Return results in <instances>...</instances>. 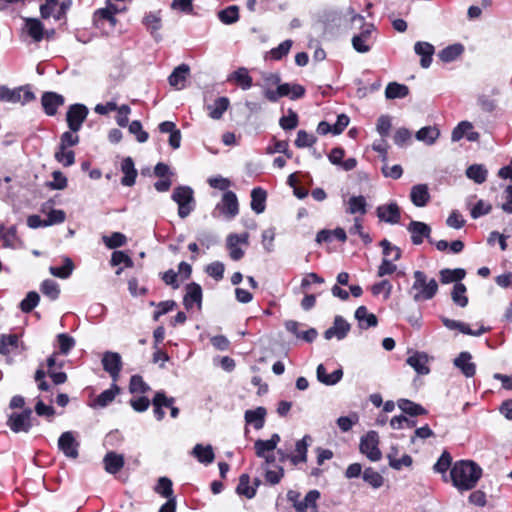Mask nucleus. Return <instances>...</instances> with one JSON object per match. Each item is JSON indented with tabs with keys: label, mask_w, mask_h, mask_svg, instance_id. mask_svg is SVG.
Segmentation results:
<instances>
[{
	"label": "nucleus",
	"mask_w": 512,
	"mask_h": 512,
	"mask_svg": "<svg viewBox=\"0 0 512 512\" xmlns=\"http://www.w3.org/2000/svg\"><path fill=\"white\" fill-rule=\"evenodd\" d=\"M482 476V469L475 462L461 460L456 462L450 470L452 484L459 491L473 489Z\"/></svg>",
	"instance_id": "nucleus-1"
},
{
	"label": "nucleus",
	"mask_w": 512,
	"mask_h": 512,
	"mask_svg": "<svg viewBox=\"0 0 512 512\" xmlns=\"http://www.w3.org/2000/svg\"><path fill=\"white\" fill-rule=\"evenodd\" d=\"M414 282L409 289V294L415 302L431 300L438 292V283L434 278L420 270L413 273Z\"/></svg>",
	"instance_id": "nucleus-2"
},
{
	"label": "nucleus",
	"mask_w": 512,
	"mask_h": 512,
	"mask_svg": "<svg viewBox=\"0 0 512 512\" xmlns=\"http://www.w3.org/2000/svg\"><path fill=\"white\" fill-rule=\"evenodd\" d=\"M35 99L34 93L28 87H17L11 89L7 86H0V100L17 104L25 105Z\"/></svg>",
	"instance_id": "nucleus-3"
},
{
	"label": "nucleus",
	"mask_w": 512,
	"mask_h": 512,
	"mask_svg": "<svg viewBox=\"0 0 512 512\" xmlns=\"http://www.w3.org/2000/svg\"><path fill=\"white\" fill-rule=\"evenodd\" d=\"M172 199L178 204V215L186 218L193 210V190L188 186H179L174 189Z\"/></svg>",
	"instance_id": "nucleus-4"
},
{
	"label": "nucleus",
	"mask_w": 512,
	"mask_h": 512,
	"mask_svg": "<svg viewBox=\"0 0 512 512\" xmlns=\"http://www.w3.org/2000/svg\"><path fill=\"white\" fill-rule=\"evenodd\" d=\"M32 410L25 408L22 412H13L8 416L7 426L14 433H28L32 428Z\"/></svg>",
	"instance_id": "nucleus-5"
},
{
	"label": "nucleus",
	"mask_w": 512,
	"mask_h": 512,
	"mask_svg": "<svg viewBox=\"0 0 512 512\" xmlns=\"http://www.w3.org/2000/svg\"><path fill=\"white\" fill-rule=\"evenodd\" d=\"M379 436L376 431H369L360 440V452L364 454L371 461H379L382 453L378 447Z\"/></svg>",
	"instance_id": "nucleus-6"
},
{
	"label": "nucleus",
	"mask_w": 512,
	"mask_h": 512,
	"mask_svg": "<svg viewBox=\"0 0 512 512\" xmlns=\"http://www.w3.org/2000/svg\"><path fill=\"white\" fill-rule=\"evenodd\" d=\"M88 115V109L83 104H73L69 107L66 120L72 132H78Z\"/></svg>",
	"instance_id": "nucleus-7"
},
{
	"label": "nucleus",
	"mask_w": 512,
	"mask_h": 512,
	"mask_svg": "<svg viewBox=\"0 0 512 512\" xmlns=\"http://www.w3.org/2000/svg\"><path fill=\"white\" fill-rule=\"evenodd\" d=\"M215 211H220L227 219H233L239 213V204L236 194L233 191H226L220 203L216 205Z\"/></svg>",
	"instance_id": "nucleus-8"
},
{
	"label": "nucleus",
	"mask_w": 512,
	"mask_h": 512,
	"mask_svg": "<svg viewBox=\"0 0 512 512\" xmlns=\"http://www.w3.org/2000/svg\"><path fill=\"white\" fill-rule=\"evenodd\" d=\"M102 365L104 370L109 373L114 382L119 378L122 369L121 356L117 352H105L102 358Z\"/></svg>",
	"instance_id": "nucleus-9"
},
{
	"label": "nucleus",
	"mask_w": 512,
	"mask_h": 512,
	"mask_svg": "<svg viewBox=\"0 0 512 512\" xmlns=\"http://www.w3.org/2000/svg\"><path fill=\"white\" fill-rule=\"evenodd\" d=\"M78 447L79 443L76 441L73 432L66 431L60 435L58 448L66 457L76 459L79 455Z\"/></svg>",
	"instance_id": "nucleus-10"
},
{
	"label": "nucleus",
	"mask_w": 512,
	"mask_h": 512,
	"mask_svg": "<svg viewBox=\"0 0 512 512\" xmlns=\"http://www.w3.org/2000/svg\"><path fill=\"white\" fill-rule=\"evenodd\" d=\"M376 214L380 221L392 225L399 223L401 218V210L396 202L378 206L376 209Z\"/></svg>",
	"instance_id": "nucleus-11"
},
{
	"label": "nucleus",
	"mask_w": 512,
	"mask_h": 512,
	"mask_svg": "<svg viewBox=\"0 0 512 512\" xmlns=\"http://www.w3.org/2000/svg\"><path fill=\"white\" fill-rule=\"evenodd\" d=\"M407 230L411 233V240L414 245H420L424 238L433 243V240L430 238L431 228L428 224L420 221H411L407 226Z\"/></svg>",
	"instance_id": "nucleus-12"
},
{
	"label": "nucleus",
	"mask_w": 512,
	"mask_h": 512,
	"mask_svg": "<svg viewBox=\"0 0 512 512\" xmlns=\"http://www.w3.org/2000/svg\"><path fill=\"white\" fill-rule=\"evenodd\" d=\"M349 330V323L346 320H344L341 316H336L334 319L333 326L325 331L324 337L327 340H330L333 337L337 338L338 340H342L346 337Z\"/></svg>",
	"instance_id": "nucleus-13"
},
{
	"label": "nucleus",
	"mask_w": 512,
	"mask_h": 512,
	"mask_svg": "<svg viewBox=\"0 0 512 512\" xmlns=\"http://www.w3.org/2000/svg\"><path fill=\"white\" fill-rule=\"evenodd\" d=\"M406 363L419 375H427L430 372V368L428 366L429 356L424 352L413 353L407 358Z\"/></svg>",
	"instance_id": "nucleus-14"
},
{
	"label": "nucleus",
	"mask_w": 512,
	"mask_h": 512,
	"mask_svg": "<svg viewBox=\"0 0 512 512\" xmlns=\"http://www.w3.org/2000/svg\"><path fill=\"white\" fill-rule=\"evenodd\" d=\"M45 113L49 116L56 114L59 106L64 104V97L55 92H45L41 98Z\"/></svg>",
	"instance_id": "nucleus-15"
},
{
	"label": "nucleus",
	"mask_w": 512,
	"mask_h": 512,
	"mask_svg": "<svg viewBox=\"0 0 512 512\" xmlns=\"http://www.w3.org/2000/svg\"><path fill=\"white\" fill-rule=\"evenodd\" d=\"M184 305L186 309H191L194 305L198 308L201 307L202 303V288L197 283H190L186 287V295L184 296Z\"/></svg>",
	"instance_id": "nucleus-16"
},
{
	"label": "nucleus",
	"mask_w": 512,
	"mask_h": 512,
	"mask_svg": "<svg viewBox=\"0 0 512 512\" xmlns=\"http://www.w3.org/2000/svg\"><path fill=\"white\" fill-rule=\"evenodd\" d=\"M311 443L312 437L310 435H305L301 440L296 442L295 454L290 456V461L293 465L305 463L307 461V451Z\"/></svg>",
	"instance_id": "nucleus-17"
},
{
	"label": "nucleus",
	"mask_w": 512,
	"mask_h": 512,
	"mask_svg": "<svg viewBox=\"0 0 512 512\" xmlns=\"http://www.w3.org/2000/svg\"><path fill=\"white\" fill-rule=\"evenodd\" d=\"M471 360L472 355L469 352H461L454 359V365L468 378L473 377L476 373V365Z\"/></svg>",
	"instance_id": "nucleus-18"
},
{
	"label": "nucleus",
	"mask_w": 512,
	"mask_h": 512,
	"mask_svg": "<svg viewBox=\"0 0 512 512\" xmlns=\"http://www.w3.org/2000/svg\"><path fill=\"white\" fill-rule=\"evenodd\" d=\"M414 51L417 55L421 56L420 65L422 68H429L432 63V56L435 48L428 42L419 41L414 45Z\"/></svg>",
	"instance_id": "nucleus-19"
},
{
	"label": "nucleus",
	"mask_w": 512,
	"mask_h": 512,
	"mask_svg": "<svg viewBox=\"0 0 512 512\" xmlns=\"http://www.w3.org/2000/svg\"><path fill=\"white\" fill-rule=\"evenodd\" d=\"M372 29L373 25H365V28L361 33L352 38V46L357 52L367 53L370 51L368 41L370 39Z\"/></svg>",
	"instance_id": "nucleus-20"
},
{
	"label": "nucleus",
	"mask_w": 512,
	"mask_h": 512,
	"mask_svg": "<svg viewBox=\"0 0 512 512\" xmlns=\"http://www.w3.org/2000/svg\"><path fill=\"white\" fill-rule=\"evenodd\" d=\"M411 202L416 207H424L430 200L429 189L426 184H417L411 188L410 192Z\"/></svg>",
	"instance_id": "nucleus-21"
},
{
	"label": "nucleus",
	"mask_w": 512,
	"mask_h": 512,
	"mask_svg": "<svg viewBox=\"0 0 512 512\" xmlns=\"http://www.w3.org/2000/svg\"><path fill=\"white\" fill-rule=\"evenodd\" d=\"M399 450L396 446H392L387 454L389 466L395 470H401L402 467H409L412 465V458L408 454H403L399 458Z\"/></svg>",
	"instance_id": "nucleus-22"
},
{
	"label": "nucleus",
	"mask_w": 512,
	"mask_h": 512,
	"mask_svg": "<svg viewBox=\"0 0 512 512\" xmlns=\"http://www.w3.org/2000/svg\"><path fill=\"white\" fill-rule=\"evenodd\" d=\"M105 471L109 474H116L124 466V457L114 451L106 453L103 458Z\"/></svg>",
	"instance_id": "nucleus-23"
},
{
	"label": "nucleus",
	"mask_w": 512,
	"mask_h": 512,
	"mask_svg": "<svg viewBox=\"0 0 512 512\" xmlns=\"http://www.w3.org/2000/svg\"><path fill=\"white\" fill-rule=\"evenodd\" d=\"M189 72L190 68L187 64L179 65L168 77L169 84L177 90L183 89Z\"/></svg>",
	"instance_id": "nucleus-24"
},
{
	"label": "nucleus",
	"mask_w": 512,
	"mask_h": 512,
	"mask_svg": "<svg viewBox=\"0 0 512 512\" xmlns=\"http://www.w3.org/2000/svg\"><path fill=\"white\" fill-rule=\"evenodd\" d=\"M121 171L124 176L121 179V184L124 186L131 187L135 184L137 177V170L134 166V161L131 157H126L121 163Z\"/></svg>",
	"instance_id": "nucleus-25"
},
{
	"label": "nucleus",
	"mask_w": 512,
	"mask_h": 512,
	"mask_svg": "<svg viewBox=\"0 0 512 512\" xmlns=\"http://www.w3.org/2000/svg\"><path fill=\"white\" fill-rule=\"evenodd\" d=\"M317 380L324 385L332 386L337 384L343 377L342 369H337L331 374L326 372L323 364H319L316 369Z\"/></svg>",
	"instance_id": "nucleus-26"
},
{
	"label": "nucleus",
	"mask_w": 512,
	"mask_h": 512,
	"mask_svg": "<svg viewBox=\"0 0 512 512\" xmlns=\"http://www.w3.org/2000/svg\"><path fill=\"white\" fill-rule=\"evenodd\" d=\"M227 81L235 82L243 90L250 89L253 84L252 77L249 75V71L245 67H240L237 70H235L233 73H231L228 76Z\"/></svg>",
	"instance_id": "nucleus-27"
},
{
	"label": "nucleus",
	"mask_w": 512,
	"mask_h": 512,
	"mask_svg": "<svg viewBox=\"0 0 512 512\" xmlns=\"http://www.w3.org/2000/svg\"><path fill=\"white\" fill-rule=\"evenodd\" d=\"M143 24L156 41L161 40V36L157 33L162 28V19L160 13L150 12L143 18Z\"/></svg>",
	"instance_id": "nucleus-28"
},
{
	"label": "nucleus",
	"mask_w": 512,
	"mask_h": 512,
	"mask_svg": "<svg viewBox=\"0 0 512 512\" xmlns=\"http://www.w3.org/2000/svg\"><path fill=\"white\" fill-rule=\"evenodd\" d=\"M191 454L202 464L208 465L214 461L215 455L211 445L196 444Z\"/></svg>",
	"instance_id": "nucleus-29"
},
{
	"label": "nucleus",
	"mask_w": 512,
	"mask_h": 512,
	"mask_svg": "<svg viewBox=\"0 0 512 512\" xmlns=\"http://www.w3.org/2000/svg\"><path fill=\"white\" fill-rule=\"evenodd\" d=\"M25 30L34 42H40L44 37V27L36 18L25 19Z\"/></svg>",
	"instance_id": "nucleus-30"
},
{
	"label": "nucleus",
	"mask_w": 512,
	"mask_h": 512,
	"mask_svg": "<svg viewBox=\"0 0 512 512\" xmlns=\"http://www.w3.org/2000/svg\"><path fill=\"white\" fill-rule=\"evenodd\" d=\"M266 409L264 407H257L254 410H247L245 412V421L252 424L255 429L263 428L266 417Z\"/></svg>",
	"instance_id": "nucleus-31"
},
{
	"label": "nucleus",
	"mask_w": 512,
	"mask_h": 512,
	"mask_svg": "<svg viewBox=\"0 0 512 512\" xmlns=\"http://www.w3.org/2000/svg\"><path fill=\"white\" fill-rule=\"evenodd\" d=\"M463 52L464 46L460 43H455L442 49L438 57L442 62L449 63L455 61Z\"/></svg>",
	"instance_id": "nucleus-32"
},
{
	"label": "nucleus",
	"mask_w": 512,
	"mask_h": 512,
	"mask_svg": "<svg viewBox=\"0 0 512 512\" xmlns=\"http://www.w3.org/2000/svg\"><path fill=\"white\" fill-rule=\"evenodd\" d=\"M230 101L227 97L217 98L213 104L207 106L208 115L215 120L220 119L228 109Z\"/></svg>",
	"instance_id": "nucleus-33"
},
{
	"label": "nucleus",
	"mask_w": 512,
	"mask_h": 512,
	"mask_svg": "<svg viewBox=\"0 0 512 512\" xmlns=\"http://www.w3.org/2000/svg\"><path fill=\"white\" fill-rule=\"evenodd\" d=\"M266 191L260 187L254 188L251 191V209L257 213L261 214L265 211V202H266Z\"/></svg>",
	"instance_id": "nucleus-34"
},
{
	"label": "nucleus",
	"mask_w": 512,
	"mask_h": 512,
	"mask_svg": "<svg viewBox=\"0 0 512 512\" xmlns=\"http://www.w3.org/2000/svg\"><path fill=\"white\" fill-rule=\"evenodd\" d=\"M440 131L436 126H426L418 130L415 137L426 145H432L438 139Z\"/></svg>",
	"instance_id": "nucleus-35"
},
{
	"label": "nucleus",
	"mask_w": 512,
	"mask_h": 512,
	"mask_svg": "<svg viewBox=\"0 0 512 512\" xmlns=\"http://www.w3.org/2000/svg\"><path fill=\"white\" fill-rule=\"evenodd\" d=\"M355 318L359 321V325L363 329L377 325V317L374 314L369 313L365 306H360L356 309Z\"/></svg>",
	"instance_id": "nucleus-36"
},
{
	"label": "nucleus",
	"mask_w": 512,
	"mask_h": 512,
	"mask_svg": "<svg viewBox=\"0 0 512 512\" xmlns=\"http://www.w3.org/2000/svg\"><path fill=\"white\" fill-rule=\"evenodd\" d=\"M120 389L116 384H112L111 388L103 391L98 397L94 400L92 407H100L104 408L109 405L119 393Z\"/></svg>",
	"instance_id": "nucleus-37"
},
{
	"label": "nucleus",
	"mask_w": 512,
	"mask_h": 512,
	"mask_svg": "<svg viewBox=\"0 0 512 512\" xmlns=\"http://www.w3.org/2000/svg\"><path fill=\"white\" fill-rule=\"evenodd\" d=\"M397 405L399 409H401L405 414H408L410 416L427 414V410L424 407L408 399H399L397 401Z\"/></svg>",
	"instance_id": "nucleus-38"
},
{
	"label": "nucleus",
	"mask_w": 512,
	"mask_h": 512,
	"mask_svg": "<svg viewBox=\"0 0 512 512\" xmlns=\"http://www.w3.org/2000/svg\"><path fill=\"white\" fill-rule=\"evenodd\" d=\"M409 94V88L404 84L391 82L386 86L385 96L387 99L405 98Z\"/></svg>",
	"instance_id": "nucleus-39"
},
{
	"label": "nucleus",
	"mask_w": 512,
	"mask_h": 512,
	"mask_svg": "<svg viewBox=\"0 0 512 512\" xmlns=\"http://www.w3.org/2000/svg\"><path fill=\"white\" fill-rule=\"evenodd\" d=\"M367 212V202L364 196H352L348 200L347 213L364 215Z\"/></svg>",
	"instance_id": "nucleus-40"
},
{
	"label": "nucleus",
	"mask_w": 512,
	"mask_h": 512,
	"mask_svg": "<svg viewBox=\"0 0 512 512\" xmlns=\"http://www.w3.org/2000/svg\"><path fill=\"white\" fill-rule=\"evenodd\" d=\"M466 275V272L462 268L456 269H442L440 271V280L442 283L447 284L451 282L461 281Z\"/></svg>",
	"instance_id": "nucleus-41"
},
{
	"label": "nucleus",
	"mask_w": 512,
	"mask_h": 512,
	"mask_svg": "<svg viewBox=\"0 0 512 512\" xmlns=\"http://www.w3.org/2000/svg\"><path fill=\"white\" fill-rule=\"evenodd\" d=\"M219 20L226 24H234L239 20V7L236 5L229 6L218 12Z\"/></svg>",
	"instance_id": "nucleus-42"
},
{
	"label": "nucleus",
	"mask_w": 512,
	"mask_h": 512,
	"mask_svg": "<svg viewBox=\"0 0 512 512\" xmlns=\"http://www.w3.org/2000/svg\"><path fill=\"white\" fill-rule=\"evenodd\" d=\"M466 175L469 179L481 184L485 182L487 178V170L481 164H473L467 168Z\"/></svg>",
	"instance_id": "nucleus-43"
},
{
	"label": "nucleus",
	"mask_w": 512,
	"mask_h": 512,
	"mask_svg": "<svg viewBox=\"0 0 512 512\" xmlns=\"http://www.w3.org/2000/svg\"><path fill=\"white\" fill-rule=\"evenodd\" d=\"M73 270H74L73 261L68 257L64 258V264L62 267L51 266L49 268V271L53 276L61 278V279L68 278L72 274Z\"/></svg>",
	"instance_id": "nucleus-44"
},
{
	"label": "nucleus",
	"mask_w": 512,
	"mask_h": 512,
	"mask_svg": "<svg viewBox=\"0 0 512 512\" xmlns=\"http://www.w3.org/2000/svg\"><path fill=\"white\" fill-rule=\"evenodd\" d=\"M236 491L240 495H244L247 498H252L255 495L256 489L250 485V477L248 474H242L239 478V483Z\"/></svg>",
	"instance_id": "nucleus-45"
},
{
	"label": "nucleus",
	"mask_w": 512,
	"mask_h": 512,
	"mask_svg": "<svg viewBox=\"0 0 512 512\" xmlns=\"http://www.w3.org/2000/svg\"><path fill=\"white\" fill-rule=\"evenodd\" d=\"M362 476L363 480L375 489L380 488L383 485L384 478L380 473L375 471L373 468L369 467L365 469Z\"/></svg>",
	"instance_id": "nucleus-46"
},
{
	"label": "nucleus",
	"mask_w": 512,
	"mask_h": 512,
	"mask_svg": "<svg viewBox=\"0 0 512 512\" xmlns=\"http://www.w3.org/2000/svg\"><path fill=\"white\" fill-rule=\"evenodd\" d=\"M465 293L466 286L462 283H456L451 293L453 302L460 307H466L468 304V298Z\"/></svg>",
	"instance_id": "nucleus-47"
},
{
	"label": "nucleus",
	"mask_w": 512,
	"mask_h": 512,
	"mask_svg": "<svg viewBox=\"0 0 512 512\" xmlns=\"http://www.w3.org/2000/svg\"><path fill=\"white\" fill-rule=\"evenodd\" d=\"M103 21L109 22L111 27H115L117 23L115 16L106 8L98 9L94 13V23L97 27H101Z\"/></svg>",
	"instance_id": "nucleus-48"
},
{
	"label": "nucleus",
	"mask_w": 512,
	"mask_h": 512,
	"mask_svg": "<svg viewBox=\"0 0 512 512\" xmlns=\"http://www.w3.org/2000/svg\"><path fill=\"white\" fill-rule=\"evenodd\" d=\"M40 289L41 292L51 300H56L60 294L59 285L50 279L44 280Z\"/></svg>",
	"instance_id": "nucleus-49"
},
{
	"label": "nucleus",
	"mask_w": 512,
	"mask_h": 512,
	"mask_svg": "<svg viewBox=\"0 0 512 512\" xmlns=\"http://www.w3.org/2000/svg\"><path fill=\"white\" fill-rule=\"evenodd\" d=\"M17 335H2L0 338V354L7 355L17 347Z\"/></svg>",
	"instance_id": "nucleus-50"
},
{
	"label": "nucleus",
	"mask_w": 512,
	"mask_h": 512,
	"mask_svg": "<svg viewBox=\"0 0 512 512\" xmlns=\"http://www.w3.org/2000/svg\"><path fill=\"white\" fill-rule=\"evenodd\" d=\"M55 159L68 167L74 164L75 162V154L72 150H67V148L59 147V149L55 152Z\"/></svg>",
	"instance_id": "nucleus-51"
},
{
	"label": "nucleus",
	"mask_w": 512,
	"mask_h": 512,
	"mask_svg": "<svg viewBox=\"0 0 512 512\" xmlns=\"http://www.w3.org/2000/svg\"><path fill=\"white\" fill-rule=\"evenodd\" d=\"M1 229V237L4 241V245L6 247H11V248H15L16 247V243L19 242V239L17 237V229L15 226H11L10 228H8L6 231H4V228L3 227H0Z\"/></svg>",
	"instance_id": "nucleus-52"
},
{
	"label": "nucleus",
	"mask_w": 512,
	"mask_h": 512,
	"mask_svg": "<svg viewBox=\"0 0 512 512\" xmlns=\"http://www.w3.org/2000/svg\"><path fill=\"white\" fill-rule=\"evenodd\" d=\"M40 297L37 292L30 291L26 297L21 301L20 308L23 312L28 313L32 311L39 303Z\"/></svg>",
	"instance_id": "nucleus-53"
},
{
	"label": "nucleus",
	"mask_w": 512,
	"mask_h": 512,
	"mask_svg": "<svg viewBox=\"0 0 512 512\" xmlns=\"http://www.w3.org/2000/svg\"><path fill=\"white\" fill-rule=\"evenodd\" d=\"M126 241V236L120 232H114L110 237L103 236V242L110 249L121 247L126 243Z\"/></svg>",
	"instance_id": "nucleus-54"
},
{
	"label": "nucleus",
	"mask_w": 512,
	"mask_h": 512,
	"mask_svg": "<svg viewBox=\"0 0 512 512\" xmlns=\"http://www.w3.org/2000/svg\"><path fill=\"white\" fill-rule=\"evenodd\" d=\"M110 263L112 266H119L123 264L127 268H131L134 265L133 260L123 251H114L111 256Z\"/></svg>",
	"instance_id": "nucleus-55"
},
{
	"label": "nucleus",
	"mask_w": 512,
	"mask_h": 512,
	"mask_svg": "<svg viewBox=\"0 0 512 512\" xmlns=\"http://www.w3.org/2000/svg\"><path fill=\"white\" fill-rule=\"evenodd\" d=\"M320 493L317 490L309 491L304 498H301V512H305L308 509L316 508V501L319 499Z\"/></svg>",
	"instance_id": "nucleus-56"
},
{
	"label": "nucleus",
	"mask_w": 512,
	"mask_h": 512,
	"mask_svg": "<svg viewBox=\"0 0 512 512\" xmlns=\"http://www.w3.org/2000/svg\"><path fill=\"white\" fill-rule=\"evenodd\" d=\"M372 294L377 296L383 293L384 299H389L392 292V284L388 280H382L371 287Z\"/></svg>",
	"instance_id": "nucleus-57"
},
{
	"label": "nucleus",
	"mask_w": 512,
	"mask_h": 512,
	"mask_svg": "<svg viewBox=\"0 0 512 512\" xmlns=\"http://www.w3.org/2000/svg\"><path fill=\"white\" fill-rule=\"evenodd\" d=\"M383 248L384 258L391 256V259L397 261L401 258V250L399 247L392 245L388 240L384 239L380 242Z\"/></svg>",
	"instance_id": "nucleus-58"
},
{
	"label": "nucleus",
	"mask_w": 512,
	"mask_h": 512,
	"mask_svg": "<svg viewBox=\"0 0 512 512\" xmlns=\"http://www.w3.org/2000/svg\"><path fill=\"white\" fill-rule=\"evenodd\" d=\"M129 390L131 393H145L150 390V387L141 376L133 375L130 379Z\"/></svg>",
	"instance_id": "nucleus-59"
},
{
	"label": "nucleus",
	"mask_w": 512,
	"mask_h": 512,
	"mask_svg": "<svg viewBox=\"0 0 512 512\" xmlns=\"http://www.w3.org/2000/svg\"><path fill=\"white\" fill-rule=\"evenodd\" d=\"M472 123L469 121H462L460 122L452 131L451 139L453 142H457L461 140L464 135H467V133L472 130Z\"/></svg>",
	"instance_id": "nucleus-60"
},
{
	"label": "nucleus",
	"mask_w": 512,
	"mask_h": 512,
	"mask_svg": "<svg viewBox=\"0 0 512 512\" xmlns=\"http://www.w3.org/2000/svg\"><path fill=\"white\" fill-rule=\"evenodd\" d=\"M316 142V138L314 135L307 133L305 130H299L297 133V138L295 140V145L298 148L310 147Z\"/></svg>",
	"instance_id": "nucleus-61"
},
{
	"label": "nucleus",
	"mask_w": 512,
	"mask_h": 512,
	"mask_svg": "<svg viewBox=\"0 0 512 512\" xmlns=\"http://www.w3.org/2000/svg\"><path fill=\"white\" fill-rule=\"evenodd\" d=\"M129 132L136 136V139L140 143H144L148 140V133L143 130L142 124L138 120H134L129 124Z\"/></svg>",
	"instance_id": "nucleus-62"
},
{
	"label": "nucleus",
	"mask_w": 512,
	"mask_h": 512,
	"mask_svg": "<svg viewBox=\"0 0 512 512\" xmlns=\"http://www.w3.org/2000/svg\"><path fill=\"white\" fill-rule=\"evenodd\" d=\"M279 124L284 130H292L298 126V116L293 110L288 111L287 116L280 118Z\"/></svg>",
	"instance_id": "nucleus-63"
},
{
	"label": "nucleus",
	"mask_w": 512,
	"mask_h": 512,
	"mask_svg": "<svg viewBox=\"0 0 512 512\" xmlns=\"http://www.w3.org/2000/svg\"><path fill=\"white\" fill-rule=\"evenodd\" d=\"M227 248L231 259L234 261H238L244 256V251L238 247L236 237H227Z\"/></svg>",
	"instance_id": "nucleus-64"
}]
</instances>
